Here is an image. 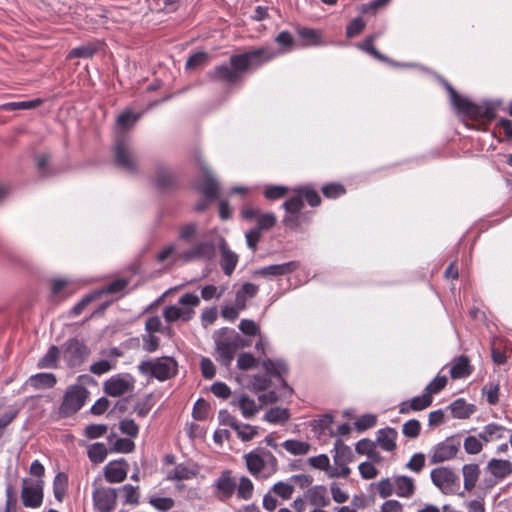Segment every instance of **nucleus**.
Wrapping results in <instances>:
<instances>
[{
	"label": "nucleus",
	"instance_id": "nucleus-6",
	"mask_svg": "<svg viewBox=\"0 0 512 512\" xmlns=\"http://www.w3.org/2000/svg\"><path fill=\"white\" fill-rule=\"evenodd\" d=\"M179 304L184 307L170 305L164 308L163 317L167 322L171 323L177 320L187 322L191 320L195 314L193 308L200 304V299L196 294L186 293L180 297Z\"/></svg>",
	"mask_w": 512,
	"mask_h": 512
},
{
	"label": "nucleus",
	"instance_id": "nucleus-14",
	"mask_svg": "<svg viewBox=\"0 0 512 512\" xmlns=\"http://www.w3.org/2000/svg\"><path fill=\"white\" fill-rule=\"evenodd\" d=\"M460 441L449 437L433 447L430 455V463L438 464L454 458L459 451Z\"/></svg>",
	"mask_w": 512,
	"mask_h": 512
},
{
	"label": "nucleus",
	"instance_id": "nucleus-28",
	"mask_svg": "<svg viewBox=\"0 0 512 512\" xmlns=\"http://www.w3.org/2000/svg\"><path fill=\"white\" fill-rule=\"evenodd\" d=\"M220 251H221V262H220L221 268H222L223 272L229 276L235 270V267L238 262V256H237V254H235L228 248V246L224 240L220 243Z\"/></svg>",
	"mask_w": 512,
	"mask_h": 512
},
{
	"label": "nucleus",
	"instance_id": "nucleus-8",
	"mask_svg": "<svg viewBox=\"0 0 512 512\" xmlns=\"http://www.w3.org/2000/svg\"><path fill=\"white\" fill-rule=\"evenodd\" d=\"M92 499L96 512H112L117 501L116 489L102 485L101 481H94Z\"/></svg>",
	"mask_w": 512,
	"mask_h": 512
},
{
	"label": "nucleus",
	"instance_id": "nucleus-10",
	"mask_svg": "<svg viewBox=\"0 0 512 512\" xmlns=\"http://www.w3.org/2000/svg\"><path fill=\"white\" fill-rule=\"evenodd\" d=\"M432 483L444 494H453L459 487V478L456 473L448 467H438L430 473Z\"/></svg>",
	"mask_w": 512,
	"mask_h": 512
},
{
	"label": "nucleus",
	"instance_id": "nucleus-16",
	"mask_svg": "<svg viewBox=\"0 0 512 512\" xmlns=\"http://www.w3.org/2000/svg\"><path fill=\"white\" fill-rule=\"evenodd\" d=\"M215 496L220 501L230 499L237 487V482L232 476L230 470H224L221 475L215 480Z\"/></svg>",
	"mask_w": 512,
	"mask_h": 512
},
{
	"label": "nucleus",
	"instance_id": "nucleus-30",
	"mask_svg": "<svg viewBox=\"0 0 512 512\" xmlns=\"http://www.w3.org/2000/svg\"><path fill=\"white\" fill-rule=\"evenodd\" d=\"M397 431L394 428H384L377 432L376 442L385 451H393L396 448Z\"/></svg>",
	"mask_w": 512,
	"mask_h": 512
},
{
	"label": "nucleus",
	"instance_id": "nucleus-55",
	"mask_svg": "<svg viewBox=\"0 0 512 512\" xmlns=\"http://www.w3.org/2000/svg\"><path fill=\"white\" fill-rule=\"evenodd\" d=\"M421 431V424L416 419H411L405 422L402 426V433L408 438H417Z\"/></svg>",
	"mask_w": 512,
	"mask_h": 512
},
{
	"label": "nucleus",
	"instance_id": "nucleus-47",
	"mask_svg": "<svg viewBox=\"0 0 512 512\" xmlns=\"http://www.w3.org/2000/svg\"><path fill=\"white\" fill-rule=\"evenodd\" d=\"M300 195L302 196V199L306 200L307 203L312 206L316 207L320 205L321 198L316 190H314L312 187L309 186H303L298 188Z\"/></svg>",
	"mask_w": 512,
	"mask_h": 512
},
{
	"label": "nucleus",
	"instance_id": "nucleus-31",
	"mask_svg": "<svg viewBox=\"0 0 512 512\" xmlns=\"http://www.w3.org/2000/svg\"><path fill=\"white\" fill-rule=\"evenodd\" d=\"M395 493L402 498H410L415 492V482L408 476H397L394 478Z\"/></svg>",
	"mask_w": 512,
	"mask_h": 512
},
{
	"label": "nucleus",
	"instance_id": "nucleus-48",
	"mask_svg": "<svg viewBox=\"0 0 512 512\" xmlns=\"http://www.w3.org/2000/svg\"><path fill=\"white\" fill-rule=\"evenodd\" d=\"M149 503L158 511L165 512L172 509L175 501L171 497H150Z\"/></svg>",
	"mask_w": 512,
	"mask_h": 512
},
{
	"label": "nucleus",
	"instance_id": "nucleus-18",
	"mask_svg": "<svg viewBox=\"0 0 512 512\" xmlns=\"http://www.w3.org/2000/svg\"><path fill=\"white\" fill-rule=\"evenodd\" d=\"M21 500L25 507H40L43 502V480H38L30 486L24 485L21 490Z\"/></svg>",
	"mask_w": 512,
	"mask_h": 512
},
{
	"label": "nucleus",
	"instance_id": "nucleus-27",
	"mask_svg": "<svg viewBox=\"0 0 512 512\" xmlns=\"http://www.w3.org/2000/svg\"><path fill=\"white\" fill-rule=\"evenodd\" d=\"M175 174L168 168L158 167L155 176V185L161 191H167L176 186Z\"/></svg>",
	"mask_w": 512,
	"mask_h": 512
},
{
	"label": "nucleus",
	"instance_id": "nucleus-7",
	"mask_svg": "<svg viewBox=\"0 0 512 512\" xmlns=\"http://www.w3.org/2000/svg\"><path fill=\"white\" fill-rule=\"evenodd\" d=\"M89 391L82 385H70L62 399L58 414L60 417H70L77 413L85 404Z\"/></svg>",
	"mask_w": 512,
	"mask_h": 512
},
{
	"label": "nucleus",
	"instance_id": "nucleus-62",
	"mask_svg": "<svg viewBox=\"0 0 512 512\" xmlns=\"http://www.w3.org/2000/svg\"><path fill=\"white\" fill-rule=\"evenodd\" d=\"M482 391L483 394L486 395L487 402L490 405H495L498 403L500 391L499 384L489 383L483 387Z\"/></svg>",
	"mask_w": 512,
	"mask_h": 512
},
{
	"label": "nucleus",
	"instance_id": "nucleus-54",
	"mask_svg": "<svg viewBox=\"0 0 512 512\" xmlns=\"http://www.w3.org/2000/svg\"><path fill=\"white\" fill-rule=\"evenodd\" d=\"M209 404L204 399H198L193 407L192 416L195 420L203 421L208 417Z\"/></svg>",
	"mask_w": 512,
	"mask_h": 512
},
{
	"label": "nucleus",
	"instance_id": "nucleus-5",
	"mask_svg": "<svg viewBox=\"0 0 512 512\" xmlns=\"http://www.w3.org/2000/svg\"><path fill=\"white\" fill-rule=\"evenodd\" d=\"M114 162L121 170L135 174L139 168V159L125 135H119L114 145Z\"/></svg>",
	"mask_w": 512,
	"mask_h": 512
},
{
	"label": "nucleus",
	"instance_id": "nucleus-63",
	"mask_svg": "<svg viewBox=\"0 0 512 512\" xmlns=\"http://www.w3.org/2000/svg\"><path fill=\"white\" fill-rule=\"evenodd\" d=\"M424 466L425 455L423 453H415L406 464V468L415 473H420Z\"/></svg>",
	"mask_w": 512,
	"mask_h": 512
},
{
	"label": "nucleus",
	"instance_id": "nucleus-12",
	"mask_svg": "<svg viewBox=\"0 0 512 512\" xmlns=\"http://www.w3.org/2000/svg\"><path fill=\"white\" fill-rule=\"evenodd\" d=\"M485 473L489 475L485 479L489 486H493L512 474V462L505 459L492 458L485 467Z\"/></svg>",
	"mask_w": 512,
	"mask_h": 512
},
{
	"label": "nucleus",
	"instance_id": "nucleus-35",
	"mask_svg": "<svg viewBox=\"0 0 512 512\" xmlns=\"http://www.w3.org/2000/svg\"><path fill=\"white\" fill-rule=\"evenodd\" d=\"M464 488L467 491H471L479 478L480 469L477 464H466L462 468Z\"/></svg>",
	"mask_w": 512,
	"mask_h": 512
},
{
	"label": "nucleus",
	"instance_id": "nucleus-36",
	"mask_svg": "<svg viewBox=\"0 0 512 512\" xmlns=\"http://www.w3.org/2000/svg\"><path fill=\"white\" fill-rule=\"evenodd\" d=\"M335 455H334V463L335 465H347L352 461V451L349 446L345 445L342 440L338 439L334 445Z\"/></svg>",
	"mask_w": 512,
	"mask_h": 512
},
{
	"label": "nucleus",
	"instance_id": "nucleus-39",
	"mask_svg": "<svg viewBox=\"0 0 512 512\" xmlns=\"http://www.w3.org/2000/svg\"><path fill=\"white\" fill-rule=\"evenodd\" d=\"M289 417L290 414L288 409L273 407L266 412L264 419L272 424H283L288 421Z\"/></svg>",
	"mask_w": 512,
	"mask_h": 512
},
{
	"label": "nucleus",
	"instance_id": "nucleus-60",
	"mask_svg": "<svg viewBox=\"0 0 512 512\" xmlns=\"http://www.w3.org/2000/svg\"><path fill=\"white\" fill-rule=\"evenodd\" d=\"M289 189L286 186L282 185H272L266 187L264 191V195L269 200H276L283 198L288 193Z\"/></svg>",
	"mask_w": 512,
	"mask_h": 512
},
{
	"label": "nucleus",
	"instance_id": "nucleus-57",
	"mask_svg": "<svg viewBox=\"0 0 512 512\" xmlns=\"http://www.w3.org/2000/svg\"><path fill=\"white\" fill-rule=\"evenodd\" d=\"M464 450L467 454L475 455L482 451L483 444L476 436H468L464 439Z\"/></svg>",
	"mask_w": 512,
	"mask_h": 512
},
{
	"label": "nucleus",
	"instance_id": "nucleus-32",
	"mask_svg": "<svg viewBox=\"0 0 512 512\" xmlns=\"http://www.w3.org/2000/svg\"><path fill=\"white\" fill-rule=\"evenodd\" d=\"M448 408L452 416L457 419L469 418L475 411V406L467 403L463 398L456 399Z\"/></svg>",
	"mask_w": 512,
	"mask_h": 512
},
{
	"label": "nucleus",
	"instance_id": "nucleus-2",
	"mask_svg": "<svg viewBox=\"0 0 512 512\" xmlns=\"http://www.w3.org/2000/svg\"><path fill=\"white\" fill-rule=\"evenodd\" d=\"M279 56V52L271 46H262L230 57V63L242 69L245 73L249 69H257L265 63Z\"/></svg>",
	"mask_w": 512,
	"mask_h": 512
},
{
	"label": "nucleus",
	"instance_id": "nucleus-20",
	"mask_svg": "<svg viewBox=\"0 0 512 512\" xmlns=\"http://www.w3.org/2000/svg\"><path fill=\"white\" fill-rule=\"evenodd\" d=\"M262 366L266 372L267 376H273L279 378L281 380V385L288 389L291 393L292 389L288 386L287 382L283 379V376L288 373V365L284 360H271L265 359L262 362Z\"/></svg>",
	"mask_w": 512,
	"mask_h": 512
},
{
	"label": "nucleus",
	"instance_id": "nucleus-3",
	"mask_svg": "<svg viewBox=\"0 0 512 512\" xmlns=\"http://www.w3.org/2000/svg\"><path fill=\"white\" fill-rule=\"evenodd\" d=\"M178 364L172 357L163 356L152 360L141 361L138 371L141 375L166 381L177 374Z\"/></svg>",
	"mask_w": 512,
	"mask_h": 512
},
{
	"label": "nucleus",
	"instance_id": "nucleus-64",
	"mask_svg": "<svg viewBox=\"0 0 512 512\" xmlns=\"http://www.w3.org/2000/svg\"><path fill=\"white\" fill-rule=\"evenodd\" d=\"M119 429L123 434H126L132 438L137 437L139 433V427L132 419H123L119 423Z\"/></svg>",
	"mask_w": 512,
	"mask_h": 512
},
{
	"label": "nucleus",
	"instance_id": "nucleus-42",
	"mask_svg": "<svg viewBox=\"0 0 512 512\" xmlns=\"http://www.w3.org/2000/svg\"><path fill=\"white\" fill-rule=\"evenodd\" d=\"M236 489H237V496L240 499L249 500L253 495L254 485L248 477L242 476L239 479V483H238Z\"/></svg>",
	"mask_w": 512,
	"mask_h": 512
},
{
	"label": "nucleus",
	"instance_id": "nucleus-52",
	"mask_svg": "<svg viewBox=\"0 0 512 512\" xmlns=\"http://www.w3.org/2000/svg\"><path fill=\"white\" fill-rule=\"evenodd\" d=\"M117 361L100 360L90 366V372L94 375H102L116 367Z\"/></svg>",
	"mask_w": 512,
	"mask_h": 512
},
{
	"label": "nucleus",
	"instance_id": "nucleus-11",
	"mask_svg": "<svg viewBox=\"0 0 512 512\" xmlns=\"http://www.w3.org/2000/svg\"><path fill=\"white\" fill-rule=\"evenodd\" d=\"M195 160L203 172V179L196 184V189L207 199H216L219 194V184L217 180L213 177L212 172L200 155H196Z\"/></svg>",
	"mask_w": 512,
	"mask_h": 512
},
{
	"label": "nucleus",
	"instance_id": "nucleus-34",
	"mask_svg": "<svg viewBox=\"0 0 512 512\" xmlns=\"http://www.w3.org/2000/svg\"><path fill=\"white\" fill-rule=\"evenodd\" d=\"M62 354V350H60L57 346L52 345L49 347L48 351L43 355L38 363L37 367L40 369H53L57 368L58 360L60 355Z\"/></svg>",
	"mask_w": 512,
	"mask_h": 512
},
{
	"label": "nucleus",
	"instance_id": "nucleus-21",
	"mask_svg": "<svg viewBox=\"0 0 512 512\" xmlns=\"http://www.w3.org/2000/svg\"><path fill=\"white\" fill-rule=\"evenodd\" d=\"M433 397L423 393L399 404V413L406 415L411 412L422 411L432 405Z\"/></svg>",
	"mask_w": 512,
	"mask_h": 512
},
{
	"label": "nucleus",
	"instance_id": "nucleus-56",
	"mask_svg": "<svg viewBox=\"0 0 512 512\" xmlns=\"http://www.w3.org/2000/svg\"><path fill=\"white\" fill-rule=\"evenodd\" d=\"M234 430L243 441H250L257 435V428L249 424L238 423Z\"/></svg>",
	"mask_w": 512,
	"mask_h": 512
},
{
	"label": "nucleus",
	"instance_id": "nucleus-38",
	"mask_svg": "<svg viewBox=\"0 0 512 512\" xmlns=\"http://www.w3.org/2000/svg\"><path fill=\"white\" fill-rule=\"evenodd\" d=\"M283 448L292 455H306L311 449L308 442L289 439L282 443Z\"/></svg>",
	"mask_w": 512,
	"mask_h": 512
},
{
	"label": "nucleus",
	"instance_id": "nucleus-37",
	"mask_svg": "<svg viewBox=\"0 0 512 512\" xmlns=\"http://www.w3.org/2000/svg\"><path fill=\"white\" fill-rule=\"evenodd\" d=\"M43 103L40 98L20 101V102H8L0 105V110L3 111H15V110H30L39 107Z\"/></svg>",
	"mask_w": 512,
	"mask_h": 512
},
{
	"label": "nucleus",
	"instance_id": "nucleus-40",
	"mask_svg": "<svg viewBox=\"0 0 512 512\" xmlns=\"http://www.w3.org/2000/svg\"><path fill=\"white\" fill-rule=\"evenodd\" d=\"M107 453L108 451L105 444L100 442L92 444L88 449L90 461L96 464L103 462L107 457Z\"/></svg>",
	"mask_w": 512,
	"mask_h": 512
},
{
	"label": "nucleus",
	"instance_id": "nucleus-33",
	"mask_svg": "<svg viewBox=\"0 0 512 512\" xmlns=\"http://www.w3.org/2000/svg\"><path fill=\"white\" fill-rule=\"evenodd\" d=\"M28 383L35 389L53 388L57 378L53 373H37L29 377Z\"/></svg>",
	"mask_w": 512,
	"mask_h": 512
},
{
	"label": "nucleus",
	"instance_id": "nucleus-59",
	"mask_svg": "<svg viewBox=\"0 0 512 512\" xmlns=\"http://www.w3.org/2000/svg\"><path fill=\"white\" fill-rule=\"evenodd\" d=\"M208 54L206 52L200 51L191 55L186 62V69H196L200 66H203L208 61Z\"/></svg>",
	"mask_w": 512,
	"mask_h": 512
},
{
	"label": "nucleus",
	"instance_id": "nucleus-4",
	"mask_svg": "<svg viewBox=\"0 0 512 512\" xmlns=\"http://www.w3.org/2000/svg\"><path fill=\"white\" fill-rule=\"evenodd\" d=\"M445 87L450 95L452 104L458 111L468 116L483 118L488 121L495 118V107L493 105L488 103L484 105L474 104L470 100L461 97L449 83H445Z\"/></svg>",
	"mask_w": 512,
	"mask_h": 512
},
{
	"label": "nucleus",
	"instance_id": "nucleus-25",
	"mask_svg": "<svg viewBox=\"0 0 512 512\" xmlns=\"http://www.w3.org/2000/svg\"><path fill=\"white\" fill-rule=\"evenodd\" d=\"M473 371L470 360L467 356L461 355L456 357L450 368V376L452 379H460L468 377Z\"/></svg>",
	"mask_w": 512,
	"mask_h": 512
},
{
	"label": "nucleus",
	"instance_id": "nucleus-43",
	"mask_svg": "<svg viewBox=\"0 0 512 512\" xmlns=\"http://www.w3.org/2000/svg\"><path fill=\"white\" fill-rule=\"evenodd\" d=\"M378 37V34H375V35H371L369 37H367L363 43L360 44V48L367 52L368 54H370L371 56H373L374 58L382 61V62H387L388 61V58L386 56H384L383 54H381L373 45L374 41L376 40V38Z\"/></svg>",
	"mask_w": 512,
	"mask_h": 512
},
{
	"label": "nucleus",
	"instance_id": "nucleus-1",
	"mask_svg": "<svg viewBox=\"0 0 512 512\" xmlns=\"http://www.w3.org/2000/svg\"><path fill=\"white\" fill-rule=\"evenodd\" d=\"M250 474L256 478L266 479L277 470V458L269 450L258 448L244 455Z\"/></svg>",
	"mask_w": 512,
	"mask_h": 512
},
{
	"label": "nucleus",
	"instance_id": "nucleus-29",
	"mask_svg": "<svg viewBox=\"0 0 512 512\" xmlns=\"http://www.w3.org/2000/svg\"><path fill=\"white\" fill-rule=\"evenodd\" d=\"M231 404L238 406L245 418H251L258 412L255 400L245 394H240L238 397L235 396Z\"/></svg>",
	"mask_w": 512,
	"mask_h": 512
},
{
	"label": "nucleus",
	"instance_id": "nucleus-19",
	"mask_svg": "<svg viewBox=\"0 0 512 512\" xmlns=\"http://www.w3.org/2000/svg\"><path fill=\"white\" fill-rule=\"evenodd\" d=\"M215 255V245L212 242H200L182 254L184 261H193L199 259L210 260Z\"/></svg>",
	"mask_w": 512,
	"mask_h": 512
},
{
	"label": "nucleus",
	"instance_id": "nucleus-23",
	"mask_svg": "<svg viewBox=\"0 0 512 512\" xmlns=\"http://www.w3.org/2000/svg\"><path fill=\"white\" fill-rule=\"evenodd\" d=\"M199 472L200 467L197 464L180 463L168 472L167 480H189L196 477Z\"/></svg>",
	"mask_w": 512,
	"mask_h": 512
},
{
	"label": "nucleus",
	"instance_id": "nucleus-13",
	"mask_svg": "<svg viewBox=\"0 0 512 512\" xmlns=\"http://www.w3.org/2000/svg\"><path fill=\"white\" fill-rule=\"evenodd\" d=\"M135 379L130 374H116L104 382L107 395L118 397L134 389Z\"/></svg>",
	"mask_w": 512,
	"mask_h": 512
},
{
	"label": "nucleus",
	"instance_id": "nucleus-41",
	"mask_svg": "<svg viewBox=\"0 0 512 512\" xmlns=\"http://www.w3.org/2000/svg\"><path fill=\"white\" fill-rule=\"evenodd\" d=\"M68 484V478L65 473H58L53 481V493L58 501H62Z\"/></svg>",
	"mask_w": 512,
	"mask_h": 512
},
{
	"label": "nucleus",
	"instance_id": "nucleus-45",
	"mask_svg": "<svg viewBox=\"0 0 512 512\" xmlns=\"http://www.w3.org/2000/svg\"><path fill=\"white\" fill-rule=\"evenodd\" d=\"M275 42L281 47L279 50L276 49L279 55H281L292 49L294 38L290 32L282 31L276 36Z\"/></svg>",
	"mask_w": 512,
	"mask_h": 512
},
{
	"label": "nucleus",
	"instance_id": "nucleus-58",
	"mask_svg": "<svg viewBox=\"0 0 512 512\" xmlns=\"http://www.w3.org/2000/svg\"><path fill=\"white\" fill-rule=\"evenodd\" d=\"M375 444L369 439H361L357 442L355 450L358 454L367 455L369 458H373V455H377L375 451Z\"/></svg>",
	"mask_w": 512,
	"mask_h": 512
},
{
	"label": "nucleus",
	"instance_id": "nucleus-9",
	"mask_svg": "<svg viewBox=\"0 0 512 512\" xmlns=\"http://www.w3.org/2000/svg\"><path fill=\"white\" fill-rule=\"evenodd\" d=\"M89 354L88 346L77 338L68 339L62 346V357L69 367L80 366Z\"/></svg>",
	"mask_w": 512,
	"mask_h": 512
},
{
	"label": "nucleus",
	"instance_id": "nucleus-44",
	"mask_svg": "<svg viewBox=\"0 0 512 512\" xmlns=\"http://www.w3.org/2000/svg\"><path fill=\"white\" fill-rule=\"evenodd\" d=\"M101 296V292H93L85 295L72 309L69 311V316H79L87 306L94 300Z\"/></svg>",
	"mask_w": 512,
	"mask_h": 512
},
{
	"label": "nucleus",
	"instance_id": "nucleus-51",
	"mask_svg": "<svg viewBox=\"0 0 512 512\" xmlns=\"http://www.w3.org/2000/svg\"><path fill=\"white\" fill-rule=\"evenodd\" d=\"M95 52L96 47L91 44H87L72 49L68 54V58H91L95 54Z\"/></svg>",
	"mask_w": 512,
	"mask_h": 512
},
{
	"label": "nucleus",
	"instance_id": "nucleus-50",
	"mask_svg": "<svg viewBox=\"0 0 512 512\" xmlns=\"http://www.w3.org/2000/svg\"><path fill=\"white\" fill-rule=\"evenodd\" d=\"M486 431L490 442L502 439L504 437L505 432H507V428L499 425L497 423H489L483 427Z\"/></svg>",
	"mask_w": 512,
	"mask_h": 512
},
{
	"label": "nucleus",
	"instance_id": "nucleus-22",
	"mask_svg": "<svg viewBox=\"0 0 512 512\" xmlns=\"http://www.w3.org/2000/svg\"><path fill=\"white\" fill-rule=\"evenodd\" d=\"M299 263L297 261H290L282 264L269 265L262 267L255 271V275L261 277H276L283 276L294 272L298 269Z\"/></svg>",
	"mask_w": 512,
	"mask_h": 512
},
{
	"label": "nucleus",
	"instance_id": "nucleus-17",
	"mask_svg": "<svg viewBox=\"0 0 512 512\" xmlns=\"http://www.w3.org/2000/svg\"><path fill=\"white\" fill-rule=\"evenodd\" d=\"M216 360L225 367H229L236 354L235 345L228 340L223 332L215 338Z\"/></svg>",
	"mask_w": 512,
	"mask_h": 512
},
{
	"label": "nucleus",
	"instance_id": "nucleus-61",
	"mask_svg": "<svg viewBox=\"0 0 512 512\" xmlns=\"http://www.w3.org/2000/svg\"><path fill=\"white\" fill-rule=\"evenodd\" d=\"M377 491L382 498H387L395 493L394 480L390 478L381 479L377 483Z\"/></svg>",
	"mask_w": 512,
	"mask_h": 512
},
{
	"label": "nucleus",
	"instance_id": "nucleus-26",
	"mask_svg": "<svg viewBox=\"0 0 512 512\" xmlns=\"http://www.w3.org/2000/svg\"><path fill=\"white\" fill-rule=\"evenodd\" d=\"M305 497L311 505L317 507H326L330 504V499L327 496V489L322 485H316L309 488L305 493Z\"/></svg>",
	"mask_w": 512,
	"mask_h": 512
},
{
	"label": "nucleus",
	"instance_id": "nucleus-46",
	"mask_svg": "<svg viewBox=\"0 0 512 512\" xmlns=\"http://www.w3.org/2000/svg\"><path fill=\"white\" fill-rule=\"evenodd\" d=\"M296 195L292 196L288 200H286L283 203V208L292 214H296L301 211V209L304 207V201L302 199V196L299 193L298 188L295 189Z\"/></svg>",
	"mask_w": 512,
	"mask_h": 512
},
{
	"label": "nucleus",
	"instance_id": "nucleus-53",
	"mask_svg": "<svg viewBox=\"0 0 512 512\" xmlns=\"http://www.w3.org/2000/svg\"><path fill=\"white\" fill-rule=\"evenodd\" d=\"M298 35L307 41L308 45H319L321 43L320 34L311 28L302 27L298 29Z\"/></svg>",
	"mask_w": 512,
	"mask_h": 512
},
{
	"label": "nucleus",
	"instance_id": "nucleus-49",
	"mask_svg": "<svg viewBox=\"0 0 512 512\" xmlns=\"http://www.w3.org/2000/svg\"><path fill=\"white\" fill-rule=\"evenodd\" d=\"M446 384V376H437L425 387L424 393L430 397H433L434 394H438L441 390H443Z\"/></svg>",
	"mask_w": 512,
	"mask_h": 512
},
{
	"label": "nucleus",
	"instance_id": "nucleus-24",
	"mask_svg": "<svg viewBox=\"0 0 512 512\" xmlns=\"http://www.w3.org/2000/svg\"><path fill=\"white\" fill-rule=\"evenodd\" d=\"M104 475L109 483H121L127 477V464L124 460L110 462L104 468Z\"/></svg>",
	"mask_w": 512,
	"mask_h": 512
},
{
	"label": "nucleus",
	"instance_id": "nucleus-15",
	"mask_svg": "<svg viewBox=\"0 0 512 512\" xmlns=\"http://www.w3.org/2000/svg\"><path fill=\"white\" fill-rule=\"evenodd\" d=\"M244 72L234 64H221L216 66L208 73V77L214 81H220L227 84H234L242 79Z\"/></svg>",
	"mask_w": 512,
	"mask_h": 512
}]
</instances>
